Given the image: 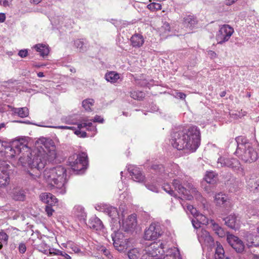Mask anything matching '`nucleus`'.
<instances>
[{
    "label": "nucleus",
    "instance_id": "57",
    "mask_svg": "<svg viewBox=\"0 0 259 259\" xmlns=\"http://www.w3.org/2000/svg\"><path fill=\"white\" fill-rule=\"evenodd\" d=\"M238 0H225V4L227 6H231Z\"/></svg>",
    "mask_w": 259,
    "mask_h": 259
},
{
    "label": "nucleus",
    "instance_id": "30",
    "mask_svg": "<svg viewBox=\"0 0 259 259\" xmlns=\"http://www.w3.org/2000/svg\"><path fill=\"white\" fill-rule=\"evenodd\" d=\"M217 247L215 248L214 259H223L225 256V252L222 245L218 242H217Z\"/></svg>",
    "mask_w": 259,
    "mask_h": 259
},
{
    "label": "nucleus",
    "instance_id": "32",
    "mask_svg": "<svg viewBox=\"0 0 259 259\" xmlns=\"http://www.w3.org/2000/svg\"><path fill=\"white\" fill-rule=\"evenodd\" d=\"M107 212L113 220H116L117 219L119 220L118 223L120 224L121 222L120 220L119 219V213L116 207L112 206L108 207L107 208Z\"/></svg>",
    "mask_w": 259,
    "mask_h": 259
},
{
    "label": "nucleus",
    "instance_id": "48",
    "mask_svg": "<svg viewBox=\"0 0 259 259\" xmlns=\"http://www.w3.org/2000/svg\"><path fill=\"white\" fill-rule=\"evenodd\" d=\"M13 198L16 200H23L24 199V195L21 193H14Z\"/></svg>",
    "mask_w": 259,
    "mask_h": 259
},
{
    "label": "nucleus",
    "instance_id": "18",
    "mask_svg": "<svg viewBox=\"0 0 259 259\" xmlns=\"http://www.w3.org/2000/svg\"><path fill=\"white\" fill-rule=\"evenodd\" d=\"M41 200L49 205H55L57 202V199L51 193H44L40 195Z\"/></svg>",
    "mask_w": 259,
    "mask_h": 259
},
{
    "label": "nucleus",
    "instance_id": "49",
    "mask_svg": "<svg viewBox=\"0 0 259 259\" xmlns=\"http://www.w3.org/2000/svg\"><path fill=\"white\" fill-rule=\"evenodd\" d=\"M19 251L20 253H24L26 250V247L24 243H20L18 247Z\"/></svg>",
    "mask_w": 259,
    "mask_h": 259
},
{
    "label": "nucleus",
    "instance_id": "42",
    "mask_svg": "<svg viewBox=\"0 0 259 259\" xmlns=\"http://www.w3.org/2000/svg\"><path fill=\"white\" fill-rule=\"evenodd\" d=\"M149 9L151 11L159 10L161 9V5L158 3H153L147 6Z\"/></svg>",
    "mask_w": 259,
    "mask_h": 259
},
{
    "label": "nucleus",
    "instance_id": "62",
    "mask_svg": "<svg viewBox=\"0 0 259 259\" xmlns=\"http://www.w3.org/2000/svg\"><path fill=\"white\" fill-rule=\"evenodd\" d=\"M102 251H103V253H104V254L108 256V257H109V255H110V252L108 250L106 249H103L102 250Z\"/></svg>",
    "mask_w": 259,
    "mask_h": 259
},
{
    "label": "nucleus",
    "instance_id": "54",
    "mask_svg": "<svg viewBox=\"0 0 259 259\" xmlns=\"http://www.w3.org/2000/svg\"><path fill=\"white\" fill-rule=\"evenodd\" d=\"M93 121L99 123H103L104 122V119L100 116L96 115V116H95Z\"/></svg>",
    "mask_w": 259,
    "mask_h": 259
},
{
    "label": "nucleus",
    "instance_id": "17",
    "mask_svg": "<svg viewBox=\"0 0 259 259\" xmlns=\"http://www.w3.org/2000/svg\"><path fill=\"white\" fill-rule=\"evenodd\" d=\"M192 223L195 229H199L200 224L206 225L208 223V219L204 215L199 213L196 218L192 220Z\"/></svg>",
    "mask_w": 259,
    "mask_h": 259
},
{
    "label": "nucleus",
    "instance_id": "55",
    "mask_svg": "<svg viewBox=\"0 0 259 259\" xmlns=\"http://www.w3.org/2000/svg\"><path fill=\"white\" fill-rule=\"evenodd\" d=\"M146 187H147V188L148 189H149L150 190H151L153 192H158V189H157V187H156L155 186L149 185L146 186Z\"/></svg>",
    "mask_w": 259,
    "mask_h": 259
},
{
    "label": "nucleus",
    "instance_id": "36",
    "mask_svg": "<svg viewBox=\"0 0 259 259\" xmlns=\"http://www.w3.org/2000/svg\"><path fill=\"white\" fill-rule=\"evenodd\" d=\"M204 179L207 183L213 184L216 181L215 174L213 171H207Z\"/></svg>",
    "mask_w": 259,
    "mask_h": 259
},
{
    "label": "nucleus",
    "instance_id": "47",
    "mask_svg": "<svg viewBox=\"0 0 259 259\" xmlns=\"http://www.w3.org/2000/svg\"><path fill=\"white\" fill-rule=\"evenodd\" d=\"M9 238L8 235L3 231L0 232V240L7 242Z\"/></svg>",
    "mask_w": 259,
    "mask_h": 259
},
{
    "label": "nucleus",
    "instance_id": "43",
    "mask_svg": "<svg viewBox=\"0 0 259 259\" xmlns=\"http://www.w3.org/2000/svg\"><path fill=\"white\" fill-rule=\"evenodd\" d=\"M84 41L81 39H77L74 41V45L76 48L79 49V50L83 51Z\"/></svg>",
    "mask_w": 259,
    "mask_h": 259
},
{
    "label": "nucleus",
    "instance_id": "63",
    "mask_svg": "<svg viewBox=\"0 0 259 259\" xmlns=\"http://www.w3.org/2000/svg\"><path fill=\"white\" fill-rule=\"evenodd\" d=\"M42 0H30V2L31 3H33L34 4H38Z\"/></svg>",
    "mask_w": 259,
    "mask_h": 259
},
{
    "label": "nucleus",
    "instance_id": "23",
    "mask_svg": "<svg viewBox=\"0 0 259 259\" xmlns=\"http://www.w3.org/2000/svg\"><path fill=\"white\" fill-rule=\"evenodd\" d=\"M258 239L259 236L250 233H247L245 236L247 245L249 246L258 245L259 244L255 242Z\"/></svg>",
    "mask_w": 259,
    "mask_h": 259
},
{
    "label": "nucleus",
    "instance_id": "12",
    "mask_svg": "<svg viewBox=\"0 0 259 259\" xmlns=\"http://www.w3.org/2000/svg\"><path fill=\"white\" fill-rule=\"evenodd\" d=\"M161 235L160 226L155 224H152L145 231L144 238L147 240L156 239Z\"/></svg>",
    "mask_w": 259,
    "mask_h": 259
},
{
    "label": "nucleus",
    "instance_id": "22",
    "mask_svg": "<svg viewBox=\"0 0 259 259\" xmlns=\"http://www.w3.org/2000/svg\"><path fill=\"white\" fill-rule=\"evenodd\" d=\"M131 42L133 47L140 48L143 45L144 39L141 34L136 33L131 37Z\"/></svg>",
    "mask_w": 259,
    "mask_h": 259
},
{
    "label": "nucleus",
    "instance_id": "15",
    "mask_svg": "<svg viewBox=\"0 0 259 259\" xmlns=\"http://www.w3.org/2000/svg\"><path fill=\"white\" fill-rule=\"evenodd\" d=\"M225 224L229 228L237 230L239 228L240 221L235 214H231L224 219Z\"/></svg>",
    "mask_w": 259,
    "mask_h": 259
},
{
    "label": "nucleus",
    "instance_id": "31",
    "mask_svg": "<svg viewBox=\"0 0 259 259\" xmlns=\"http://www.w3.org/2000/svg\"><path fill=\"white\" fill-rule=\"evenodd\" d=\"M183 208L186 209L187 213H191L194 217V219L196 218L199 213L197 212V209L193 207V205L188 204H185V202L180 201Z\"/></svg>",
    "mask_w": 259,
    "mask_h": 259
},
{
    "label": "nucleus",
    "instance_id": "64",
    "mask_svg": "<svg viewBox=\"0 0 259 259\" xmlns=\"http://www.w3.org/2000/svg\"><path fill=\"white\" fill-rule=\"evenodd\" d=\"M252 259H259V255L253 254L252 256Z\"/></svg>",
    "mask_w": 259,
    "mask_h": 259
},
{
    "label": "nucleus",
    "instance_id": "6",
    "mask_svg": "<svg viewBox=\"0 0 259 259\" xmlns=\"http://www.w3.org/2000/svg\"><path fill=\"white\" fill-rule=\"evenodd\" d=\"M234 29L228 24L222 25L216 35V39L219 44H223L230 39L234 33Z\"/></svg>",
    "mask_w": 259,
    "mask_h": 259
},
{
    "label": "nucleus",
    "instance_id": "16",
    "mask_svg": "<svg viewBox=\"0 0 259 259\" xmlns=\"http://www.w3.org/2000/svg\"><path fill=\"white\" fill-rule=\"evenodd\" d=\"M122 227L125 231H128L135 228L137 225L136 215L134 214H131L126 220L122 221Z\"/></svg>",
    "mask_w": 259,
    "mask_h": 259
},
{
    "label": "nucleus",
    "instance_id": "58",
    "mask_svg": "<svg viewBox=\"0 0 259 259\" xmlns=\"http://www.w3.org/2000/svg\"><path fill=\"white\" fill-rule=\"evenodd\" d=\"M177 96L178 98H179L181 99H185L186 97V94L183 93H178L177 94Z\"/></svg>",
    "mask_w": 259,
    "mask_h": 259
},
{
    "label": "nucleus",
    "instance_id": "20",
    "mask_svg": "<svg viewBox=\"0 0 259 259\" xmlns=\"http://www.w3.org/2000/svg\"><path fill=\"white\" fill-rule=\"evenodd\" d=\"M128 170L132 179L135 181L140 182L144 181V176H143L139 168L133 166V167L128 168Z\"/></svg>",
    "mask_w": 259,
    "mask_h": 259
},
{
    "label": "nucleus",
    "instance_id": "10",
    "mask_svg": "<svg viewBox=\"0 0 259 259\" xmlns=\"http://www.w3.org/2000/svg\"><path fill=\"white\" fill-rule=\"evenodd\" d=\"M245 162H252L257 159V152L254 150L250 144L249 147H246L245 150L240 151V153H237Z\"/></svg>",
    "mask_w": 259,
    "mask_h": 259
},
{
    "label": "nucleus",
    "instance_id": "33",
    "mask_svg": "<svg viewBox=\"0 0 259 259\" xmlns=\"http://www.w3.org/2000/svg\"><path fill=\"white\" fill-rule=\"evenodd\" d=\"M105 77L107 81L115 83L117 82V80L119 78V75L118 73L115 72L111 71L106 73Z\"/></svg>",
    "mask_w": 259,
    "mask_h": 259
},
{
    "label": "nucleus",
    "instance_id": "25",
    "mask_svg": "<svg viewBox=\"0 0 259 259\" xmlns=\"http://www.w3.org/2000/svg\"><path fill=\"white\" fill-rule=\"evenodd\" d=\"M153 168L159 169V172H160V174L164 179H167L174 177V174L170 173L167 169L165 170L162 165H154L153 166Z\"/></svg>",
    "mask_w": 259,
    "mask_h": 259
},
{
    "label": "nucleus",
    "instance_id": "29",
    "mask_svg": "<svg viewBox=\"0 0 259 259\" xmlns=\"http://www.w3.org/2000/svg\"><path fill=\"white\" fill-rule=\"evenodd\" d=\"M183 23L186 27L192 28L197 24V20L193 16H187L184 18Z\"/></svg>",
    "mask_w": 259,
    "mask_h": 259
},
{
    "label": "nucleus",
    "instance_id": "39",
    "mask_svg": "<svg viewBox=\"0 0 259 259\" xmlns=\"http://www.w3.org/2000/svg\"><path fill=\"white\" fill-rule=\"evenodd\" d=\"M131 97L135 100H142L144 97V93L139 91H132L130 93Z\"/></svg>",
    "mask_w": 259,
    "mask_h": 259
},
{
    "label": "nucleus",
    "instance_id": "21",
    "mask_svg": "<svg viewBox=\"0 0 259 259\" xmlns=\"http://www.w3.org/2000/svg\"><path fill=\"white\" fill-rule=\"evenodd\" d=\"M89 226L91 229L96 231H101L103 229L102 221L96 217L91 218L89 222Z\"/></svg>",
    "mask_w": 259,
    "mask_h": 259
},
{
    "label": "nucleus",
    "instance_id": "53",
    "mask_svg": "<svg viewBox=\"0 0 259 259\" xmlns=\"http://www.w3.org/2000/svg\"><path fill=\"white\" fill-rule=\"evenodd\" d=\"M28 55V51L27 50H21L19 51L18 53V55L21 58H25Z\"/></svg>",
    "mask_w": 259,
    "mask_h": 259
},
{
    "label": "nucleus",
    "instance_id": "38",
    "mask_svg": "<svg viewBox=\"0 0 259 259\" xmlns=\"http://www.w3.org/2000/svg\"><path fill=\"white\" fill-rule=\"evenodd\" d=\"M94 101L93 99H89L82 101V105L84 109L90 111L91 110V107L93 105Z\"/></svg>",
    "mask_w": 259,
    "mask_h": 259
},
{
    "label": "nucleus",
    "instance_id": "14",
    "mask_svg": "<svg viewBox=\"0 0 259 259\" xmlns=\"http://www.w3.org/2000/svg\"><path fill=\"white\" fill-rule=\"evenodd\" d=\"M78 130L74 132L75 134L80 137L84 138L87 137V133L84 131H81L82 128H86L88 131L96 132L97 129L91 121L89 120H83L80 123L78 124Z\"/></svg>",
    "mask_w": 259,
    "mask_h": 259
},
{
    "label": "nucleus",
    "instance_id": "27",
    "mask_svg": "<svg viewBox=\"0 0 259 259\" xmlns=\"http://www.w3.org/2000/svg\"><path fill=\"white\" fill-rule=\"evenodd\" d=\"M228 199V196L222 193L216 194L214 196V202L217 205L224 204Z\"/></svg>",
    "mask_w": 259,
    "mask_h": 259
},
{
    "label": "nucleus",
    "instance_id": "9",
    "mask_svg": "<svg viewBox=\"0 0 259 259\" xmlns=\"http://www.w3.org/2000/svg\"><path fill=\"white\" fill-rule=\"evenodd\" d=\"M141 259H182L179 249L176 247L168 249L163 257L154 258L149 253L145 252Z\"/></svg>",
    "mask_w": 259,
    "mask_h": 259
},
{
    "label": "nucleus",
    "instance_id": "24",
    "mask_svg": "<svg viewBox=\"0 0 259 259\" xmlns=\"http://www.w3.org/2000/svg\"><path fill=\"white\" fill-rule=\"evenodd\" d=\"M12 111L21 118L26 117L29 115V110L27 107L13 108Z\"/></svg>",
    "mask_w": 259,
    "mask_h": 259
},
{
    "label": "nucleus",
    "instance_id": "61",
    "mask_svg": "<svg viewBox=\"0 0 259 259\" xmlns=\"http://www.w3.org/2000/svg\"><path fill=\"white\" fill-rule=\"evenodd\" d=\"M61 256H64L66 259H71V256L65 252L62 251Z\"/></svg>",
    "mask_w": 259,
    "mask_h": 259
},
{
    "label": "nucleus",
    "instance_id": "3",
    "mask_svg": "<svg viewBox=\"0 0 259 259\" xmlns=\"http://www.w3.org/2000/svg\"><path fill=\"white\" fill-rule=\"evenodd\" d=\"M66 172L65 167L61 165L47 168L43 172V178L52 189L63 194L66 192Z\"/></svg>",
    "mask_w": 259,
    "mask_h": 259
},
{
    "label": "nucleus",
    "instance_id": "50",
    "mask_svg": "<svg viewBox=\"0 0 259 259\" xmlns=\"http://www.w3.org/2000/svg\"><path fill=\"white\" fill-rule=\"evenodd\" d=\"M45 210L49 217H51L54 211V210L52 208V207L49 205L46 206Z\"/></svg>",
    "mask_w": 259,
    "mask_h": 259
},
{
    "label": "nucleus",
    "instance_id": "37",
    "mask_svg": "<svg viewBox=\"0 0 259 259\" xmlns=\"http://www.w3.org/2000/svg\"><path fill=\"white\" fill-rule=\"evenodd\" d=\"M113 241V245L117 250L121 251L124 248L123 243L119 239H116L115 237L112 236Z\"/></svg>",
    "mask_w": 259,
    "mask_h": 259
},
{
    "label": "nucleus",
    "instance_id": "5",
    "mask_svg": "<svg viewBox=\"0 0 259 259\" xmlns=\"http://www.w3.org/2000/svg\"><path fill=\"white\" fill-rule=\"evenodd\" d=\"M68 162L74 171H80L85 168L87 164V155L84 152L73 155L69 157Z\"/></svg>",
    "mask_w": 259,
    "mask_h": 259
},
{
    "label": "nucleus",
    "instance_id": "45",
    "mask_svg": "<svg viewBox=\"0 0 259 259\" xmlns=\"http://www.w3.org/2000/svg\"><path fill=\"white\" fill-rule=\"evenodd\" d=\"M170 29V27L169 23H168L167 22H164L160 28V31L163 32L164 33H166L167 32H169Z\"/></svg>",
    "mask_w": 259,
    "mask_h": 259
},
{
    "label": "nucleus",
    "instance_id": "56",
    "mask_svg": "<svg viewBox=\"0 0 259 259\" xmlns=\"http://www.w3.org/2000/svg\"><path fill=\"white\" fill-rule=\"evenodd\" d=\"M56 128H58L59 129H65V130H74L75 128L73 126H57Z\"/></svg>",
    "mask_w": 259,
    "mask_h": 259
},
{
    "label": "nucleus",
    "instance_id": "60",
    "mask_svg": "<svg viewBox=\"0 0 259 259\" xmlns=\"http://www.w3.org/2000/svg\"><path fill=\"white\" fill-rule=\"evenodd\" d=\"M6 16L4 13H0V22L2 23L5 21Z\"/></svg>",
    "mask_w": 259,
    "mask_h": 259
},
{
    "label": "nucleus",
    "instance_id": "8",
    "mask_svg": "<svg viewBox=\"0 0 259 259\" xmlns=\"http://www.w3.org/2000/svg\"><path fill=\"white\" fill-rule=\"evenodd\" d=\"M10 166L5 161L0 162V187H5L10 182Z\"/></svg>",
    "mask_w": 259,
    "mask_h": 259
},
{
    "label": "nucleus",
    "instance_id": "11",
    "mask_svg": "<svg viewBox=\"0 0 259 259\" xmlns=\"http://www.w3.org/2000/svg\"><path fill=\"white\" fill-rule=\"evenodd\" d=\"M198 239L202 246H211L213 239L209 233L205 230L199 228L197 231Z\"/></svg>",
    "mask_w": 259,
    "mask_h": 259
},
{
    "label": "nucleus",
    "instance_id": "34",
    "mask_svg": "<svg viewBox=\"0 0 259 259\" xmlns=\"http://www.w3.org/2000/svg\"><path fill=\"white\" fill-rule=\"evenodd\" d=\"M127 255L130 259H139L141 253L138 248H135L130 250L128 251Z\"/></svg>",
    "mask_w": 259,
    "mask_h": 259
},
{
    "label": "nucleus",
    "instance_id": "1",
    "mask_svg": "<svg viewBox=\"0 0 259 259\" xmlns=\"http://www.w3.org/2000/svg\"><path fill=\"white\" fill-rule=\"evenodd\" d=\"M25 143L23 140H16L10 145L0 140V153L8 158L20 155L19 162L22 165H28L32 171L28 174L32 179L37 180L40 176V171L45 167L47 162H53L56 158V146L52 140L42 137L35 142L32 154Z\"/></svg>",
    "mask_w": 259,
    "mask_h": 259
},
{
    "label": "nucleus",
    "instance_id": "13",
    "mask_svg": "<svg viewBox=\"0 0 259 259\" xmlns=\"http://www.w3.org/2000/svg\"><path fill=\"white\" fill-rule=\"evenodd\" d=\"M144 251L155 258L158 255H161L164 252L163 245L161 243L154 242L146 247Z\"/></svg>",
    "mask_w": 259,
    "mask_h": 259
},
{
    "label": "nucleus",
    "instance_id": "19",
    "mask_svg": "<svg viewBox=\"0 0 259 259\" xmlns=\"http://www.w3.org/2000/svg\"><path fill=\"white\" fill-rule=\"evenodd\" d=\"M236 141L237 143V148L236 151L237 153H240V151H242V150H245V148L249 147L251 144L247 141L246 138L242 136L237 137Z\"/></svg>",
    "mask_w": 259,
    "mask_h": 259
},
{
    "label": "nucleus",
    "instance_id": "28",
    "mask_svg": "<svg viewBox=\"0 0 259 259\" xmlns=\"http://www.w3.org/2000/svg\"><path fill=\"white\" fill-rule=\"evenodd\" d=\"M74 213L76 217L80 220H84L86 217V213L84 208L80 205H76L74 207Z\"/></svg>",
    "mask_w": 259,
    "mask_h": 259
},
{
    "label": "nucleus",
    "instance_id": "2",
    "mask_svg": "<svg viewBox=\"0 0 259 259\" xmlns=\"http://www.w3.org/2000/svg\"><path fill=\"white\" fill-rule=\"evenodd\" d=\"M170 141L171 145L179 150L186 149L194 152L200 144L199 130L196 126H191L188 130L180 128L172 134Z\"/></svg>",
    "mask_w": 259,
    "mask_h": 259
},
{
    "label": "nucleus",
    "instance_id": "26",
    "mask_svg": "<svg viewBox=\"0 0 259 259\" xmlns=\"http://www.w3.org/2000/svg\"><path fill=\"white\" fill-rule=\"evenodd\" d=\"M36 50L39 52L40 56L42 57L47 56L49 53L50 50L49 46L44 44H37L34 47Z\"/></svg>",
    "mask_w": 259,
    "mask_h": 259
},
{
    "label": "nucleus",
    "instance_id": "51",
    "mask_svg": "<svg viewBox=\"0 0 259 259\" xmlns=\"http://www.w3.org/2000/svg\"><path fill=\"white\" fill-rule=\"evenodd\" d=\"M13 0H0V5L4 7L9 6Z\"/></svg>",
    "mask_w": 259,
    "mask_h": 259
},
{
    "label": "nucleus",
    "instance_id": "59",
    "mask_svg": "<svg viewBox=\"0 0 259 259\" xmlns=\"http://www.w3.org/2000/svg\"><path fill=\"white\" fill-rule=\"evenodd\" d=\"M208 54L211 58H214L217 57V54L214 51H209Z\"/></svg>",
    "mask_w": 259,
    "mask_h": 259
},
{
    "label": "nucleus",
    "instance_id": "41",
    "mask_svg": "<svg viewBox=\"0 0 259 259\" xmlns=\"http://www.w3.org/2000/svg\"><path fill=\"white\" fill-rule=\"evenodd\" d=\"M233 248L238 252H242L244 249V245L242 240L238 241V244Z\"/></svg>",
    "mask_w": 259,
    "mask_h": 259
},
{
    "label": "nucleus",
    "instance_id": "52",
    "mask_svg": "<svg viewBox=\"0 0 259 259\" xmlns=\"http://www.w3.org/2000/svg\"><path fill=\"white\" fill-rule=\"evenodd\" d=\"M40 247H41V248L39 249V251L45 254L49 255V252L47 251V249L45 248V247H47V244L45 243H42L41 244V246Z\"/></svg>",
    "mask_w": 259,
    "mask_h": 259
},
{
    "label": "nucleus",
    "instance_id": "44",
    "mask_svg": "<svg viewBox=\"0 0 259 259\" xmlns=\"http://www.w3.org/2000/svg\"><path fill=\"white\" fill-rule=\"evenodd\" d=\"M238 238L233 235H228L227 236V241L229 244L232 246L236 241L238 240Z\"/></svg>",
    "mask_w": 259,
    "mask_h": 259
},
{
    "label": "nucleus",
    "instance_id": "40",
    "mask_svg": "<svg viewBox=\"0 0 259 259\" xmlns=\"http://www.w3.org/2000/svg\"><path fill=\"white\" fill-rule=\"evenodd\" d=\"M162 188L166 192H167L170 195L174 196V197H176V195H175L174 192L172 190V188L169 185V184H164L163 186H162Z\"/></svg>",
    "mask_w": 259,
    "mask_h": 259
},
{
    "label": "nucleus",
    "instance_id": "35",
    "mask_svg": "<svg viewBox=\"0 0 259 259\" xmlns=\"http://www.w3.org/2000/svg\"><path fill=\"white\" fill-rule=\"evenodd\" d=\"M213 230L215 231V233L220 237H223L225 235V232L224 230L219 226V225L214 222L211 221Z\"/></svg>",
    "mask_w": 259,
    "mask_h": 259
},
{
    "label": "nucleus",
    "instance_id": "4",
    "mask_svg": "<svg viewBox=\"0 0 259 259\" xmlns=\"http://www.w3.org/2000/svg\"><path fill=\"white\" fill-rule=\"evenodd\" d=\"M173 187L180 194L182 195L181 197H178L179 198L182 200L184 199L191 200L193 197H195L196 198L201 197V194L198 192L196 189L193 187H192L189 190V192L190 194H188L187 190L182 185L181 182L178 179H175L173 181Z\"/></svg>",
    "mask_w": 259,
    "mask_h": 259
},
{
    "label": "nucleus",
    "instance_id": "46",
    "mask_svg": "<svg viewBox=\"0 0 259 259\" xmlns=\"http://www.w3.org/2000/svg\"><path fill=\"white\" fill-rule=\"evenodd\" d=\"M62 254V251L57 249L55 248H50L49 250V255H60Z\"/></svg>",
    "mask_w": 259,
    "mask_h": 259
},
{
    "label": "nucleus",
    "instance_id": "7",
    "mask_svg": "<svg viewBox=\"0 0 259 259\" xmlns=\"http://www.w3.org/2000/svg\"><path fill=\"white\" fill-rule=\"evenodd\" d=\"M217 166L218 167H228L234 171H237L240 169V163L236 159L222 156L218 160Z\"/></svg>",
    "mask_w": 259,
    "mask_h": 259
}]
</instances>
